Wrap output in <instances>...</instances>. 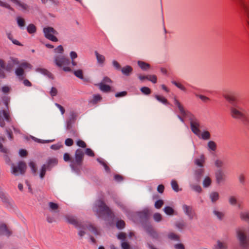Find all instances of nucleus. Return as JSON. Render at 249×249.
<instances>
[{"label": "nucleus", "mask_w": 249, "mask_h": 249, "mask_svg": "<svg viewBox=\"0 0 249 249\" xmlns=\"http://www.w3.org/2000/svg\"><path fill=\"white\" fill-rule=\"evenodd\" d=\"M174 103L178 108L182 116L189 118L192 131L197 136L199 137L200 130L199 129L200 124L199 121L190 112L184 109L183 105L178 100L176 97L174 98Z\"/></svg>", "instance_id": "nucleus-1"}, {"label": "nucleus", "mask_w": 249, "mask_h": 249, "mask_svg": "<svg viewBox=\"0 0 249 249\" xmlns=\"http://www.w3.org/2000/svg\"><path fill=\"white\" fill-rule=\"evenodd\" d=\"M66 219L68 223L73 225L78 230V235L81 237L85 235L86 230L87 229L95 235L99 234L97 229L89 223H82L78 221L75 217L72 215H66Z\"/></svg>", "instance_id": "nucleus-2"}, {"label": "nucleus", "mask_w": 249, "mask_h": 249, "mask_svg": "<svg viewBox=\"0 0 249 249\" xmlns=\"http://www.w3.org/2000/svg\"><path fill=\"white\" fill-rule=\"evenodd\" d=\"M235 237L239 249H249V234L247 228L242 227L236 229Z\"/></svg>", "instance_id": "nucleus-3"}, {"label": "nucleus", "mask_w": 249, "mask_h": 249, "mask_svg": "<svg viewBox=\"0 0 249 249\" xmlns=\"http://www.w3.org/2000/svg\"><path fill=\"white\" fill-rule=\"evenodd\" d=\"M231 116L234 119L241 120L247 125L249 123V118L246 110L237 104L233 105L230 107Z\"/></svg>", "instance_id": "nucleus-4"}, {"label": "nucleus", "mask_w": 249, "mask_h": 249, "mask_svg": "<svg viewBox=\"0 0 249 249\" xmlns=\"http://www.w3.org/2000/svg\"><path fill=\"white\" fill-rule=\"evenodd\" d=\"M93 210L98 217H101L104 215L110 217L112 216L111 210L101 200H98L95 202Z\"/></svg>", "instance_id": "nucleus-5"}, {"label": "nucleus", "mask_w": 249, "mask_h": 249, "mask_svg": "<svg viewBox=\"0 0 249 249\" xmlns=\"http://www.w3.org/2000/svg\"><path fill=\"white\" fill-rule=\"evenodd\" d=\"M10 166L11 173L15 176L24 175L27 169L26 163L22 161H19L17 164L11 163Z\"/></svg>", "instance_id": "nucleus-6"}, {"label": "nucleus", "mask_w": 249, "mask_h": 249, "mask_svg": "<svg viewBox=\"0 0 249 249\" xmlns=\"http://www.w3.org/2000/svg\"><path fill=\"white\" fill-rule=\"evenodd\" d=\"M43 32L44 36L47 39L55 42L58 41V38L55 36L58 34V33L52 27H44L43 29Z\"/></svg>", "instance_id": "nucleus-7"}, {"label": "nucleus", "mask_w": 249, "mask_h": 249, "mask_svg": "<svg viewBox=\"0 0 249 249\" xmlns=\"http://www.w3.org/2000/svg\"><path fill=\"white\" fill-rule=\"evenodd\" d=\"M84 155V152L81 149H77L75 153V160L71 161V167L74 169L75 165H80L81 164Z\"/></svg>", "instance_id": "nucleus-8"}, {"label": "nucleus", "mask_w": 249, "mask_h": 249, "mask_svg": "<svg viewBox=\"0 0 249 249\" xmlns=\"http://www.w3.org/2000/svg\"><path fill=\"white\" fill-rule=\"evenodd\" d=\"M54 63L59 67L69 66L71 64L70 60L63 55H58L54 57Z\"/></svg>", "instance_id": "nucleus-9"}, {"label": "nucleus", "mask_w": 249, "mask_h": 249, "mask_svg": "<svg viewBox=\"0 0 249 249\" xmlns=\"http://www.w3.org/2000/svg\"><path fill=\"white\" fill-rule=\"evenodd\" d=\"M182 210L189 219L192 220L196 217V215L191 206L183 204L182 205Z\"/></svg>", "instance_id": "nucleus-10"}, {"label": "nucleus", "mask_w": 249, "mask_h": 249, "mask_svg": "<svg viewBox=\"0 0 249 249\" xmlns=\"http://www.w3.org/2000/svg\"><path fill=\"white\" fill-rule=\"evenodd\" d=\"M3 117L6 121L9 122L11 121V118L9 115V112L5 110H2L0 112V126L1 127L5 126V124L4 123Z\"/></svg>", "instance_id": "nucleus-11"}, {"label": "nucleus", "mask_w": 249, "mask_h": 249, "mask_svg": "<svg viewBox=\"0 0 249 249\" xmlns=\"http://www.w3.org/2000/svg\"><path fill=\"white\" fill-rule=\"evenodd\" d=\"M18 6V8L23 12L27 11L29 9V6L23 1L19 0H10Z\"/></svg>", "instance_id": "nucleus-12"}, {"label": "nucleus", "mask_w": 249, "mask_h": 249, "mask_svg": "<svg viewBox=\"0 0 249 249\" xmlns=\"http://www.w3.org/2000/svg\"><path fill=\"white\" fill-rule=\"evenodd\" d=\"M223 97L230 103L233 105H235L234 104L236 98L234 95L230 92H225L223 94Z\"/></svg>", "instance_id": "nucleus-13"}, {"label": "nucleus", "mask_w": 249, "mask_h": 249, "mask_svg": "<svg viewBox=\"0 0 249 249\" xmlns=\"http://www.w3.org/2000/svg\"><path fill=\"white\" fill-rule=\"evenodd\" d=\"M11 234V231L7 228L5 224L0 225V235H5L9 237Z\"/></svg>", "instance_id": "nucleus-14"}, {"label": "nucleus", "mask_w": 249, "mask_h": 249, "mask_svg": "<svg viewBox=\"0 0 249 249\" xmlns=\"http://www.w3.org/2000/svg\"><path fill=\"white\" fill-rule=\"evenodd\" d=\"M239 217L241 220L249 224V210H245L240 212Z\"/></svg>", "instance_id": "nucleus-15"}, {"label": "nucleus", "mask_w": 249, "mask_h": 249, "mask_svg": "<svg viewBox=\"0 0 249 249\" xmlns=\"http://www.w3.org/2000/svg\"><path fill=\"white\" fill-rule=\"evenodd\" d=\"M205 160V158L204 155L203 154H201L199 158L195 159L194 163L199 168H203Z\"/></svg>", "instance_id": "nucleus-16"}, {"label": "nucleus", "mask_w": 249, "mask_h": 249, "mask_svg": "<svg viewBox=\"0 0 249 249\" xmlns=\"http://www.w3.org/2000/svg\"><path fill=\"white\" fill-rule=\"evenodd\" d=\"M215 177L218 183H220L224 180L225 175L222 170L218 169L216 171Z\"/></svg>", "instance_id": "nucleus-17"}, {"label": "nucleus", "mask_w": 249, "mask_h": 249, "mask_svg": "<svg viewBox=\"0 0 249 249\" xmlns=\"http://www.w3.org/2000/svg\"><path fill=\"white\" fill-rule=\"evenodd\" d=\"M76 114L72 112L71 113L70 116L67 122V129L69 130L71 128L72 124L74 122L76 119Z\"/></svg>", "instance_id": "nucleus-18"}, {"label": "nucleus", "mask_w": 249, "mask_h": 249, "mask_svg": "<svg viewBox=\"0 0 249 249\" xmlns=\"http://www.w3.org/2000/svg\"><path fill=\"white\" fill-rule=\"evenodd\" d=\"M58 160L55 158H52L48 160L46 164V167L48 168V170H50L53 166L57 165Z\"/></svg>", "instance_id": "nucleus-19"}, {"label": "nucleus", "mask_w": 249, "mask_h": 249, "mask_svg": "<svg viewBox=\"0 0 249 249\" xmlns=\"http://www.w3.org/2000/svg\"><path fill=\"white\" fill-rule=\"evenodd\" d=\"M207 149L209 152H214L217 149V144L215 142L210 141L207 143Z\"/></svg>", "instance_id": "nucleus-20"}, {"label": "nucleus", "mask_w": 249, "mask_h": 249, "mask_svg": "<svg viewBox=\"0 0 249 249\" xmlns=\"http://www.w3.org/2000/svg\"><path fill=\"white\" fill-rule=\"evenodd\" d=\"M94 54L98 64L100 65H103L105 62V57L103 55L99 53L97 51L94 52Z\"/></svg>", "instance_id": "nucleus-21"}, {"label": "nucleus", "mask_w": 249, "mask_h": 249, "mask_svg": "<svg viewBox=\"0 0 249 249\" xmlns=\"http://www.w3.org/2000/svg\"><path fill=\"white\" fill-rule=\"evenodd\" d=\"M0 197L2 202L5 204L10 206L13 204V201L7 195L3 194L0 195Z\"/></svg>", "instance_id": "nucleus-22"}, {"label": "nucleus", "mask_w": 249, "mask_h": 249, "mask_svg": "<svg viewBox=\"0 0 249 249\" xmlns=\"http://www.w3.org/2000/svg\"><path fill=\"white\" fill-rule=\"evenodd\" d=\"M204 173V169L203 168H199L196 169L195 172V177L197 182H199L200 178Z\"/></svg>", "instance_id": "nucleus-23"}, {"label": "nucleus", "mask_w": 249, "mask_h": 249, "mask_svg": "<svg viewBox=\"0 0 249 249\" xmlns=\"http://www.w3.org/2000/svg\"><path fill=\"white\" fill-rule=\"evenodd\" d=\"M146 232L153 238L157 239L159 238L158 233L151 227H148L146 228Z\"/></svg>", "instance_id": "nucleus-24"}, {"label": "nucleus", "mask_w": 249, "mask_h": 249, "mask_svg": "<svg viewBox=\"0 0 249 249\" xmlns=\"http://www.w3.org/2000/svg\"><path fill=\"white\" fill-rule=\"evenodd\" d=\"M15 74L20 80H23L24 78V71L21 67H18L16 69Z\"/></svg>", "instance_id": "nucleus-25"}, {"label": "nucleus", "mask_w": 249, "mask_h": 249, "mask_svg": "<svg viewBox=\"0 0 249 249\" xmlns=\"http://www.w3.org/2000/svg\"><path fill=\"white\" fill-rule=\"evenodd\" d=\"M122 72L126 76H129L132 72L133 69L130 66H126L121 69Z\"/></svg>", "instance_id": "nucleus-26"}, {"label": "nucleus", "mask_w": 249, "mask_h": 249, "mask_svg": "<svg viewBox=\"0 0 249 249\" xmlns=\"http://www.w3.org/2000/svg\"><path fill=\"white\" fill-rule=\"evenodd\" d=\"M210 198L212 203H215L219 198L218 193L216 192H212L209 195Z\"/></svg>", "instance_id": "nucleus-27"}, {"label": "nucleus", "mask_w": 249, "mask_h": 249, "mask_svg": "<svg viewBox=\"0 0 249 249\" xmlns=\"http://www.w3.org/2000/svg\"><path fill=\"white\" fill-rule=\"evenodd\" d=\"M98 85L100 89L103 92H107L111 89V87L109 86L104 84V83H100Z\"/></svg>", "instance_id": "nucleus-28"}, {"label": "nucleus", "mask_w": 249, "mask_h": 249, "mask_svg": "<svg viewBox=\"0 0 249 249\" xmlns=\"http://www.w3.org/2000/svg\"><path fill=\"white\" fill-rule=\"evenodd\" d=\"M17 21L18 27L20 29H22L24 28L25 26V21L23 18L20 17H18L17 18Z\"/></svg>", "instance_id": "nucleus-29"}, {"label": "nucleus", "mask_w": 249, "mask_h": 249, "mask_svg": "<svg viewBox=\"0 0 249 249\" xmlns=\"http://www.w3.org/2000/svg\"><path fill=\"white\" fill-rule=\"evenodd\" d=\"M199 138L204 140H209L211 138L210 133L208 131H204L201 133H200Z\"/></svg>", "instance_id": "nucleus-30"}, {"label": "nucleus", "mask_w": 249, "mask_h": 249, "mask_svg": "<svg viewBox=\"0 0 249 249\" xmlns=\"http://www.w3.org/2000/svg\"><path fill=\"white\" fill-rule=\"evenodd\" d=\"M48 205L50 211L53 212H57V210L58 209V205L57 204L52 202H50L48 203Z\"/></svg>", "instance_id": "nucleus-31"}, {"label": "nucleus", "mask_w": 249, "mask_h": 249, "mask_svg": "<svg viewBox=\"0 0 249 249\" xmlns=\"http://www.w3.org/2000/svg\"><path fill=\"white\" fill-rule=\"evenodd\" d=\"M155 98L160 102L164 104L168 105V102L167 100L162 96L155 95Z\"/></svg>", "instance_id": "nucleus-32"}, {"label": "nucleus", "mask_w": 249, "mask_h": 249, "mask_svg": "<svg viewBox=\"0 0 249 249\" xmlns=\"http://www.w3.org/2000/svg\"><path fill=\"white\" fill-rule=\"evenodd\" d=\"M5 141V138L3 137H0V151L4 153H7L8 152V149L4 147L2 144V142H3Z\"/></svg>", "instance_id": "nucleus-33"}, {"label": "nucleus", "mask_w": 249, "mask_h": 249, "mask_svg": "<svg viewBox=\"0 0 249 249\" xmlns=\"http://www.w3.org/2000/svg\"><path fill=\"white\" fill-rule=\"evenodd\" d=\"M97 160L104 166V169L106 172H109L110 169H109V167L107 166L106 162L103 159H102L101 158H98L97 159Z\"/></svg>", "instance_id": "nucleus-34"}, {"label": "nucleus", "mask_w": 249, "mask_h": 249, "mask_svg": "<svg viewBox=\"0 0 249 249\" xmlns=\"http://www.w3.org/2000/svg\"><path fill=\"white\" fill-rule=\"evenodd\" d=\"M4 62L3 60L0 59V78H3L5 77L4 72L2 69L4 70Z\"/></svg>", "instance_id": "nucleus-35"}, {"label": "nucleus", "mask_w": 249, "mask_h": 249, "mask_svg": "<svg viewBox=\"0 0 249 249\" xmlns=\"http://www.w3.org/2000/svg\"><path fill=\"white\" fill-rule=\"evenodd\" d=\"M138 64L142 70L144 71L150 68L149 64L142 61H139L138 62Z\"/></svg>", "instance_id": "nucleus-36"}, {"label": "nucleus", "mask_w": 249, "mask_h": 249, "mask_svg": "<svg viewBox=\"0 0 249 249\" xmlns=\"http://www.w3.org/2000/svg\"><path fill=\"white\" fill-rule=\"evenodd\" d=\"M102 100V97L101 95L97 94L94 95L93 96L92 99L90 101V103L94 105L97 104V103L100 102Z\"/></svg>", "instance_id": "nucleus-37"}, {"label": "nucleus", "mask_w": 249, "mask_h": 249, "mask_svg": "<svg viewBox=\"0 0 249 249\" xmlns=\"http://www.w3.org/2000/svg\"><path fill=\"white\" fill-rule=\"evenodd\" d=\"M190 186L191 188L194 190V191L197 193H201L202 191V188L199 185L194 184H190Z\"/></svg>", "instance_id": "nucleus-38"}, {"label": "nucleus", "mask_w": 249, "mask_h": 249, "mask_svg": "<svg viewBox=\"0 0 249 249\" xmlns=\"http://www.w3.org/2000/svg\"><path fill=\"white\" fill-rule=\"evenodd\" d=\"M27 30L29 34H34L36 32V27L33 24H30L27 27Z\"/></svg>", "instance_id": "nucleus-39"}, {"label": "nucleus", "mask_w": 249, "mask_h": 249, "mask_svg": "<svg viewBox=\"0 0 249 249\" xmlns=\"http://www.w3.org/2000/svg\"><path fill=\"white\" fill-rule=\"evenodd\" d=\"M171 186H172V188L173 190L175 192H178L179 190H181V189H179V187H178V184L177 182L175 180H172L171 181Z\"/></svg>", "instance_id": "nucleus-40"}, {"label": "nucleus", "mask_w": 249, "mask_h": 249, "mask_svg": "<svg viewBox=\"0 0 249 249\" xmlns=\"http://www.w3.org/2000/svg\"><path fill=\"white\" fill-rule=\"evenodd\" d=\"M237 199L234 196H230L229 197V202L230 205L232 206H235L237 204Z\"/></svg>", "instance_id": "nucleus-41"}, {"label": "nucleus", "mask_w": 249, "mask_h": 249, "mask_svg": "<svg viewBox=\"0 0 249 249\" xmlns=\"http://www.w3.org/2000/svg\"><path fill=\"white\" fill-rule=\"evenodd\" d=\"M168 237L170 240L174 241H178L179 239V236L173 232L169 233L168 235Z\"/></svg>", "instance_id": "nucleus-42"}, {"label": "nucleus", "mask_w": 249, "mask_h": 249, "mask_svg": "<svg viewBox=\"0 0 249 249\" xmlns=\"http://www.w3.org/2000/svg\"><path fill=\"white\" fill-rule=\"evenodd\" d=\"M211 183L212 181L211 178L209 177H207L205 178L203 181V186L205 188L208 187L211 184Z\"/></svg>", "instance_id": "nucleus-43"}, {"label": "nucleus", "mask_w": 249, "mask_h": 249, "mask_svg": "<svg viewBox=\"0 0 249 249\" xmlns=\"http://www.w3.org/2000/svg\"><path fill=\"white\" fill-rule=\"evenodd\" d=\"M47 170H48V168L46 167V165L43 164L41 167L39 175L40 178L41 179L44 178Z\"/></svg>", "instance_id": "nucleus-44"}, {"label": "nucleus", "mask_w": 249, "mask_h": 249, "mask_svg": "<svg viewBox=\"0 0 249 249\" xmlns=\"http://www.w3.org/2000/svg\"><path fill=\"white\" fill-rule=\"evenodd\" d=\"M213 213L219 220H222L224 215L223 213L218 211L216 210H214L213 211Z\"/></svg>", "instance_id": "nucleus-45"}, {"label": "nucleus", "mask_w": 249, "mask_h": 249, "mask_svg": "<svg viewBox=\"0 0 249 249\" xmlns=\"http://www.w3.org/2000/svg\"><path fill=\"white\" fill-rule=\"evenodd\" d=\"M163 211L166 214L170 215L173 214L174 213L173 209L169 206L165 207L164 208Z\"/></svg>", "instance_id": "nucleus-46"}, {"label": "nucleus", "mask_w": 249, "mask_h": 249, "mask_svg": "<svg viewBox=\"0 0 249 249\" xmlns=\"http://www.w3.org/2000/svg\"><path fill=\"white\" fill-rule=\"evenodd\" d=\"M73 74L76 77L80 79H83L84 78L83 71L81 70H78L73 71Z\"/></svg>", "instance_id": "nucleus-47"}, {"label": "nucleus", "mask_w": 249, "mask_h": 249, "mask_svg": "<svg viewBox=\"0 0 249 249\" xmlns=\"http://www.w3.org/2000/svg\"><path fill=\"white\" fill-rule=\"evenodd\" d=\"M116 225L118 229H122L124 228L125 224L124 220H120L117 221Z\"/></svg>", "instance_id": "nucleus-48"}, {"label": "nucleus", "mask_w": 249, "mask_h": 249, "mask_svg": "<svg viewBox=\"0 0 249 249\" xmlns=\"http://www.w3.org/2000/svg\"><path fill=\"white\" fill-rule=\"evenodd\" d=\"M140 90L141 92L145 95H149L151 92V89L146 87H143L141 88Z\"/></svg>", "instance_id": "nucleus-49"}, {"label": "nucleus", "mask_w": 249, "mask_h": 249, "mask_svg": "<svg viewBox=\"0 0 249 249\" xmlns=\"http://www.w3.org/2000/svg\"><path fill=\"white\" fill-rule=\"evenodd\" d=\"M224 164V161L220 159H217L214 161V165L217 168L222 167Z\"/></svg>", "instance_id": "nucleus-50"}, {"label": "nucleus", "mask_w": 249, "mask_h": 249, "mask_svg": "<svg viewBox=\"0 0 249 249\" xmlns=\"http://www.w3.org/2000/svg\"><path fill=\"white\" fill-rule=\"evenodd\" d=\"M171 83L173 85H175L177 87H178V88L180 89L181 90H182L183 91H186L185 87L184 86H183L182 84H181L180 83H178L175 81H172Z\"/></svg>", "instance_id": "nucleus-51"}, {"label": "nucleus", "mask_w": 249, "mask_h": 249, "mask_svg": "<svg viewBox=\"0 0 249 249\" xmlns=\"http://www.w3.org/2000/svg\"><path fill=\"white\" fill-rule=\"evenodd\" d=\"M14 67V66L11 64L10 61L9 60L8 61L7 65L6 66L4 65V70L8 71H10L13 69Z\"/></svg>", "instance_id": "nucleus-52"}, {"label": "nucleus", "mask_w": 249, "mask_h": 249, "mask_svg": "<svg viewBox=\"0 0 249 249\" xmlns=\"http://www.w3.org/2000/svg\"><path fill=\"white\" fill-rule=\"evenodd\" d=\"M153 218L155 221L159 222L162 220V216L160 213H155L153 215Z\"/></svg>", "instance_id": "nucleus-53"}, {"label": "nucleus", "mask_w": 249, "mask_h": 249, "mask_svg": "<svg viewBox=\"0 0 249 249\" xmlns=\"http://www.w3.org/2000/svg\"><path fill=\"white\" fill-rule=\"evenodd\" d=\"M147 80L153 83H157V78L155 75H147Z\"/></svg>", "instance_id": "nucleus-54"}, {"label": "nucleus", "mask_w": 249, "mask_h": 249, "mask_svg": "<svg viewBox=\"0 0 249 249\" xmlns=\"http://www.w3.org/2000/svg\"><path fill=\"white\" fill-rule=\"evenodd\" d=\"M0 6L3 7H5L8 9H9L10 10H13V9L12 8V7L7 3L4 2L0 0Z\"/></svg>", "instance_id": "nucleus-55"}, {"label": "nucleus", "mask_w": 249, "mask_h": 249, "mask_svg": "<svg viewBox=\"0 0 249 249\" xmlns=\"http://www.w3.org/2000/svg\"><path fill=\"white\" fill-rule=\"evenodd\" d=\"M163 204V201L162 200H158L156 201L155 203V207L157 209L160 208Z\"/></svg>", "instance_id": "nucleus-56"}, {"label": "nucleus", "mask_w": 249, "mask_h": 249, "mask_svg": "<svg viewBox=\"0 0 249 249\" xmlns=\"http://www.w3.org/2000/svg\"><path fill=\"white\" fill-rule=\"evenodd\" d=\"M29 166L32 169V171L34 174H36L37 171L35 163L33 161H31L29 163Z\"/></svg>", "instance_id": "nucleus-57"}, {"label": "nucleus", "mask_w": 249, "mask_h": 249, "mask_svg": "<svg viewBox=\"0 0 249 249\" xmlns=\"http://www.w3.org/2000/svg\"><path fill=\"white\" fill-rule=\"evenodd\" d=\"M9 61H10L11 64H12L14 66L15 65H18L19 64V62L18 59L16 58L11 57Z\"/></svg>", "instance_id": "nucleus-58"}, {"label": "nucleus", "mask_w": 249, "mask_h": 249, "mask_svg": "<svg viewBox=\"0 0 249 249\" xmlns=\"http://www.w3.org/2000/svg\"><path fill=\"white\" fill-rule=\"evenodd\" d=\"M54 51L55 53H62L64 51L63 47L62 45H59L54 50Z\"/></svg>", "instance_id": "nucleus-59"}, {"label": "nucleus", "mask_w": 249, "mask_h": 249, "mask_svg": "<svg viewBox=\"0 0 249 249\" xmlns=\"http://www.w3.org/2000/svg\"><path fill=\"white\" fill-rule=\"evenodd\" d=\"M76 144L78 146L82 148H85L87 146L86 143L83 141L80 140L77 141Z\"/></svg>", "instance_id": "nucleus-60"}, {"label": "nucleus", "mask_w": 249, "mask_h": 249, "mask_svg": "<svg viewBox=\"0 0 249 249\" xmlns=\"http://www.w3.org/2000/svg\"><path fill=\"white\" fill-rule=\"evenodd\" d=\"M85 153L90 157H94L95 155L94 152L90 148H87L85 151Z\"/></svg>", "instance_id": "nucleus-61"}, {"label": "nucleus", "mask_w": 249, "mask_h": 249, "mask_svg": "<svg viewBox=\"0 0 249 249\" xmlns=\"http://www.w3.org/2000/svg\"><path fill=\"white\" fill-rule=\"evenodd\" d=\"M117 237L119 239L121 240L124 242L126 238V234L124 232H121L117 235Z\"/></svg>", "instance_id": "nucleus-62"}, {"label": "nucleus", "mask_w": 249, "mask_h": 249, "mask_svg": "<svg viewBox=\"0 0 249 249\" xmlns=\"http://www.w3.org/2000/svg\"><path fill=\"white\" fill-rule=\"evenodd\" d=\"M185 223L184 222H179L176 224V227L180 230L183 229L185 227Z\"/></svg>", "instance_id": "nucleus-63"}, {"label": "nucleus", "mask_w": 249, "mask_h": 249, "mask_svg": "<svg viewBox=\"0 0 249 249\" xmlns=\"http://www.w3.org/2000/svg\"><path fill=\"white\" fill-rule=\"evenodd\" d=\"M121 247L122 249H130V246L126 242H122L121 243Z\"/></svg>", "instance_id": "nucleus-64"}]
</instances>
